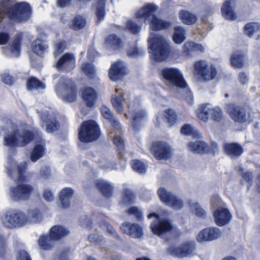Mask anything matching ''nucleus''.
<instances>
[{
	"label": "nucleus",
	"mask_w": 260,
	"mask_h": 260,
	"mask_svg": "<svg viewBox=\"0 0 260 260\" xmlns=\"http://www.w3.org/2000/svg\"><path fill=\"white\" fill-rule=\"evenodd\" d=\"M4 136V145L10 148L24 147L34 139V133L27 126L17 127L11 121L0 126V136Z\"/></svg>",
	"instance_id": "f257e3e1"
},
{
	"label": "nucleus",
	"mask_w": 260,
	"mask_h": 260,
	"mask_svg": "<svg viewBox=\"0 0 260 260\" xmlns=\"http://www.w3.org/2000/svg\"><path fill=\"white\" fill-rule=\"evenodd\" d=\"M28 4L22 2L15 5L10 0H0V22L5 18L16 22L27 20L30 17Z\"/></svg>",
	"instance_id": "f03ea898"
},
{
	"label": "nucleus",
	"mask_w": 260,
	"mask_h": 260,
	"mask_svg": "<svg viewBox=\"0 0 260 260\" xmlns=\"http://www.w3.org/2000/svg\"><path fill=\"white\" fill-rule=\"evenodd\" d=\"M157 10L156 6L148 4L136 12V17L137 18H144L145 21H148L150 27L153 30L158 31L167 28L170 26V23L154 14Z\"/></svg>",
	"instance_id": "7ed1b4c3"
},
{
	"label": "nucleus",
	"mask_w": 260,
	"mask_h": 260,
	"mask_svg": "<svg viewBox=\"0 0 260 260\" xmlns=\"http://www.w3.org/2000/svg\"><path fill=\"white\" fill-rule=\"evenodd\" d=\"M149 53L155 60L161 61L166 59L170 52V47L167 40L161 35L156 32H150L148 40Z\"/></svg>",
	"instance_id": "20e7f679"
},
{
	"label": "nucleus",
	"mask_w": 260,
	"mask_h": 260,
	"mask_svg": "<svg viewBox=\"0 0 260 260\" xmlns=\"http://www.w3.org/2000/svg\"><path fill=\"white\" fill-rule=\"evenodd\" d=\"M193 74L200 82L206 83L214 80L217 75L216 67L205 60L196 61L193 65Z\"/></svg>",
	"instance_id": "39448f33"
},
{
	"label": "nucleus",
	"mask_w": 260,
	"mask_h": 260,
	"mask_svg": "<svg viewBox=\"0 0 260 260\" xmlns=\"http://www.w3.org/2000/svg\"><path fill=\"white\" fill-rule=\"evenodd\" d=\"M101 112L104 118L110 121L115 131V134L112 132L109 133V137L113 139V142L117 146L119 153L124 150V144L123 139L119 136L121 129V125L119 121L114 117L111 110L106 105H103L101 107Z\"/></svg>",
	"instance_id": "423d86ee"
},
{
	"label": "nucleus",
	"mask_w": 260,
	"mask_h": 260,
	"mask_svg": "<svg viewBox=\"0 0 260 260\" xmlns=\"http://www.w3.org/2000/svg\"><path fill=\"white\" fill-rule=\"evenodd\" d=\"M196 114L201 124L206 123L210 118L218 121L222 118L221 109L209 103L200 105L196 111Z\"/></svg>",
	"instance_id": "0eeeda50"
},
{
	"label": "nucleus",
	"mask_w": 260,
	"mask_h": 260,
	"mask_svg": "<svg viewBox=\"0 0 260 260\" xmlns=\"http://www.w3.org/2000/svg\"><path fill=\"white\" fill-rule=\"evenodd\" d=\"M161 76L167 86L181 88L187 87L183 75L179 69L176 68H165L161 70Z\"/></svg>",
	"instance_id": "6e6552de"
},
{
	"label": "nucleus",
	"mask_w": 260,
	"mask_h": 260,
	"mask_svg": "<svg viewBox=\"0 0 260 260\" xmlns=\"http://www.w3.org/2000/svg\"><path fill=\"white\" fill-rule=\"evenodd\" d=\"M55 91L63 101L72 103L77 100V89L69 79L61 78L55 87Z\"/></svg>",
	"instance_id": "1a4fd4ad"
},
{
	"label": "nucleus",
	"mask_w": 260,
	"mask_h": 260,
	"mask_svg": "<svg viewBox=\"0 0 260 260\" xmlns=\"http://www.w3.org/2000/svg\"><path fill=\"white\" fill-rule=\"evenodd\" d=\"M127 108L128 113L132 115V127L136 131L139 129L141 123L147 118V113L145 109L141 108L140 101L138 99L128 103Z\"/></svg>",
	"instance_id": "9d476101"
},
{
	"label": "nucleus",
	"mask_w": 260,
	"mask_h": 260,
	"mask_svg": "<svg viewBox=\"0 0 260 260\" xmlns=\"http://www.w3.org/2000/svg\"><path fill=\"white\" fill-rule=\"evenodd\" d=\"M33 193L38 194V192L35 190L34 187L28 184H20L11 186L9 190V197L14 202L28 200Z\"/></svg>",
	"instance_id": "9b49d317"
},
{
	"label": "nucleus",
	"mask_w": 260,
	"mask_h": 260,
	"mask_svg": "<svg viewBox=\"0 0 260 260\" xmlns=\"http://www.w3.org/2000/svg\"><path fill=\"white\" fill-rule=\"evenodd\" d=\"M99 133V127L94 121H86L80 126L79 139L85 143L92 142L98 138Z\"/></svg>",
	"instance_id": "f8f14e48"
},
{
	"label": "nucleus",
	"mask_w": 260,
	"mask_h": 260,
	"mask_svg": "<svg viewBox=\"0 0 260 260\" xmlns=\"http://www.w3.org/2000/svg\"><path fill=\"white\" fill-rule=\"evenodd\" d=\"M27 164L25 161H22L17 164L16 161L12 158H9L6 166L8 175L13 179L19 181H24L26 177L25 175V170Z\"/></svg>",
	"instance_id": "ddd939ff"
},
{
	"label": "nucleus",
	"mask_w": 260,
	"mask_h": 260,
	"mask_svg": "<svg viewBox=\"0 0 260 260\" xmlns=\"http://www.w3.org/2000/svg\"><path fill=\"white\" fill-rule=\"evenodd\" d=\"M2 221L9 228L23 226L26 224L25 214L19 211H8L2 217Z\"/></svg>",
	"instance_id": "4468645a"
},
{
	"label": "nucleus",
	"mask_w": 260,
	"mask_h": 260,
	"mask_svg": "<svg viewBox=\"0 0 260 260\" xmlns=\"http://www.w3.org/2000/svg\"><path fill=\"white\" fill-rule=\"evenodd\" d=\"M152 217H155L156 219L151 224L150 229L155 235L161 237L173 229L172 225L168 219L160 218L155 213L148 215L149 219Z\"/></svg>",
	"instance_id": "2eb2a0df"
},
{
	"label": "nucleus",
	"mask_w": 260,
	"mask_h": 260,
	"mask_svg": "<svg viewBox=\"0 0 260 260\" xmlns=\"http://www.w3.org/2000/svg\"><path fill=\"white\" fill-rule=\"evenodd\" d=\"M157 193L161 201L173 209L180 210L183 207V201L174 194L168 191L165 188H159Z\"/></svg>",
	"instance_id": "dca6fc26"
},
{
	"label": "nucleus",
	"mask_w": 260,
	"mask_h": 260,
	"mask_svg": "<svg viewBox=\"0 0 260 260\" xmlns=\"http://www.w3.org/2000/svg\"><path fill=\"white\" fill-rule=\"evenodd\" d=\"M221 236V230L216 227H209L202 230L197 235L199 242L211 241L218 239Z\"/></svg>",
	"instance_id": "f3484780"
},
{
	"label": "nucleus",
	"mask_w": 260,
	"mask_h": 260,
	"mask_svg": "<svg viewBox=\"0 0 260 260\" xmlns=\"http://www.w3.org/2000/svg\"><path fill=\"white\" fill-rule=\"evenodd\" d=\"M128 73L125 63L121 61L116 62L111 65L109 72L110 79L114 81L121 80Z\"/></svg>",
	"instance_id": "a211bd4d"
},
{
	"label": "nucleus",
	"mask_w": 260,
	"mask_h": 260,
	"mask_svg": "<svg viewBox=\"0 0 260 260\" xmlns=\"http://www.w3.org/2000/svg\"><path fill=\"white\" fill-rule=\"evenodd\" d=\"M56 118V115L51 111H45L43 113L41 116L42 126L43 127L45 125L47 133H52L58 129L59 124Z\"/></svg>",
	"instance_id": "6ab92c4d"
},
{
	"label": "nucleus",
	"mask_w": 260,
	"mask_h": 260,
	"mask_svg": "<svg viewBox=\"0 0 260 260\" xmlns=\"http://www.w3.org/2000/svg\"><path fill=\"white\" fill-rule=\"evenodd\" d=\"M155 157L159 160L167 159L171 157L172 149L170 146L165 142H157L153 145Z\"/></svg>",
	"instance_id": "aec40b11"
},
{
	"label": "nucleus",
	"mask_w": 260,
	"mask_h": 260,
	"mask_svg": "<svg viewBox=\"0 0 260 260\" xmlns=\"http://www.w3.org/2000/svg\"><path fill=\"white\" fill-rule=\"evenodd\" d=\"M213 215L215 224L219 226L228 224L232 219V215L229 211L223 207H219L216 209Z\"/></svg>",
	"instance_id": "412c9836"
},
{
	"label": "nucleus",
	"mask_w": 260,
	"mask_h": 260,
	"mask_svg": "<svg viewBox=\"0 0 260 260\" xmlns=\"http://www.w3.org/2000/svg\"><path fill=\"white\" fill-rule=\"evenodd\" d=\"M194 249V243L187 242L177 247H171L169 249L171 254L179 257H184L189 256Z\"/></svg>",
	"instance_id": "4be33fe9"
},
{
	"label": "nucleus",
	"mask_w": 260,
	"mask_h": 260,
	"mask_svg": "<svg viewBox=\"0 0 260 260\" xmlns=\"http://www.w3.org/2000/svg\"><path fill=\"white\" fill-rule=\"evenodd\" d=\"M111 102L117 113L122 114L124 112L126 102L124 98V91L122 89L116 88L115 93L111 96Z\"/></svg>",
	"instance_id": "5701e85b"
},
{
	"label": "nucleus",
	"mask_w": 260,
	"mask_h": 260,
	"mask_svg": "<svg viewBox=\"0 0 260 260\" xmlns=\"http://www.w3.org/2000/svg\"><path fill=\"white\" fill-rule=\"evenodd\" d=\"M75 57L73 54L65 53L59 58L56 67L59 70L70 72L75 68Z\"/></svg>",
	"instance_id": "b1692460"
},
{
	"label": "nucleus",
	"mask_w": 260,
	"mask_h": 260,
	"mask_svg": "<svg viewBox=\"0 0 260 260\" xmlns=\"http://www.w3.org/2000/svg\"><path fill=\"white\" fill-rule=\"evenodd\" d=\"M121 229L123 233L132 238H140L143 235L142 228L136 223L125 222L121 225Z\"/></svg>",
	"instance_id": "393cba45"
},
{
	"label": "nucleus",
	"mask_w": 260,
	"mask_h": 260,
	"mask_svg": "<svg viewBox=\"0 0 260 260\" xmlns=\"http://www.w3.org/2000/svg\"><path fill=\"white\" fill-rule=\"evenodd\" d=\"M227 111L231 117L235 121L244 122L246 120V114L245 109L231 104L227 106Z\"/></svg>",
	"instance_id": "a878e982"
},
{
	"label": "nucleus",
	"mask_w": 260,
	"mask_h": 260,
	"mask_svg": "<svg viewBox=\"0 0 260 260\" xmlns=\"http://www.w3.org/2000/svg\"><path fill=\"white\" fill-rule=\"evenodd\" d=\"M82 98L87 107L92 108L98 100L97 93L93 88L86 87L82 90Z\"/></svg>",
	"instance_id": "bb28decb"
},
{
	"label": "nucleus",
	"mask_w": 260,
	"mask_h": 260,
	"mask_svg": "<svg viewBox=\"0 0 260 260\" xmlns=\"http://www.w3.org/2000/svg\"><path fill=\"white\" fill-rule=\"evenodd\" d=\"M235 2L234 0H227L221 9L222 16L226 19L233 20L236 18Z\"/></svg>",
	"instance_id": "cd10ccee"
},
{
	"label": "nucleus",
	"mask_w": 260,
	"mask_h": 260,
	"mask_svg": "<svg viewBox=\"0 0 260 260\" xmlns=\"http://www.w3.org/2000/svg\"><path fill=\"white\" fill-rule=\"evenodd\" d=\"M95 183L104 196L110 198L112 196L114 187L111 182L99 179L95 181Z\"/></svg>",
	"instance_id": "c85d7f7f"
},
{
	"label": "nucleus",
	"mask_w": 260,
	"mask_h": 260,
	"mask_svg": "<svg viewBox=\"0 0 260 260\" xmlns=\"http://www.w3.org/2000/svg\"><path fill=\"white\" fill-rule=\"evenodd\" d=\"M74 193V190L71 187H65L60 191L59 198L63 208L66 209L70 206Z\"/></svg>",
	"instance_id": "c756f323"
},
{
	"label": "nucleus",
	"mask_w": 260,
	"mask_h": 260,
	"mask_svg": "<svg viewBox=\"0 0 260 260\" xmlns=\"http://www.w3.org/2000/svg\"><path fill=\"white\" fill-rule=\"evenodd\" d=\"M187 148L189 151L195 153H204L209 150L208 145L204 142L200 141L188 142Z\"/></svg>",
	"instance_id": "7c9ffc66"
},
{
	"label": "nucleus",
	"mask_w": 260,
	"mask_h": 260,
	"mask_svg": "<svg viewBox=\"0 0 260 260\" xmlns=\"http://www.w3.org/2000/svg\"><path fill=\"white\" fill-rule=\"evenodd\" d=\"M48 46L46 43L40 39L35 40L31 45L32 50L40 56H43L48 52Z\"/></svg>",
	"instance_id": "2f4dec72"
},
{
	"label": "nucleus",
	"mask_w": 260,
	"mask_h": 260,
	"mask_svg": "<svg viewBox=\"0 0 260 260\" xmlns=\"http://www.w3.org/2000/svg\"><path fill=\"white\" fill-rule=\"evenodd\" d=\"M53 240L50 235H42L38 241V246L41 249L50 250L54 246Z\"/></svg>",
	"instance_id": "473e14b6"
},
{
	"label": "nucleus",
	"mask_w": 260,
	"mask_h": 260,
	"mask_svg": "<svg viewBox=\"0 0 260 260\" xmlns=\"http://www.w3.org/2000/svg\"><path fill=\"white\" fill-rule=\"evenodd\" d=\"M105 44L107 47L113 50H119L123 47V43L120 39L114 34L107 38Z\"/></svg>",
	"instance_id": "72a5a7b5"
},
{
	"label": "nucleus",
	"mask_w": 260,
	"mask_h": 260,
	"mask_svg": "<svg viewBox=\"0 0 260 260\" xmlns=\"http://www.w3.org/2000/svg\"><path fill=\"white\" fill-rule=\"evenodd\" d=\"M69 233L66 228L56 225L51 228L50 230V235L53 240H58L67 235Z\"/></svg>",
	"instance_id": "f704fd0d"
},
{
	"label": "nucleus",
	"mask_w": 260,
	"mask_h": 260,
	"mask_svg": "<svg viewBox=\"0 0 260 260\" xmlns=\"http://www.w3.org/2000/svg\"><path fill=\"white\" fill-rule=\"evenodd\" d=\"M225 152L232 157H238L243 152L242 148L237 144L228 143L224 145Z\"/></svg>",
	"instance_id": "c9c22d12"
},
{
	"label": "nucleus",
	"mask_w": 260,
	"mask_h": 260,
	"mask_svg": "<svg viewBox=\"0 0 260 260\" xmlns=\"http://www.w3.org/2000/svg\"><path fill=\"white\" fill-rule=\"evenodd\" d=\"M25 218L26 224L28 222L38 223L42 220V216L38 209H35L28 211L27 214H25Z\"/></svg>",
	"instance_id": "e433bc0d"
},
{
	"label": "nucleus",
	"mask_w": 260,
	"mask_h": 260,
	"mask_svg": "<svg viewBox=\"0 0 260 260\" xmlns=\"http://www.w3.org/2000/svg\"><path fill=\"white\" fill-rule=\"evenodd\" d=\"M260 31V23L256 22H251L246 23L244 28V34L249 38L252 37L254 34Z\"/></svg>",
	"instance_id": "4c0bfd02"
},
{
	"label": "nucleus",
	"mask_w": 260,
	"mask_h": 260,
	"mask_svg": "<svg viewBox=\"0 0 260 260\" xmlns=\"http://www.w3.org/2000/svg\"><path fill=\"white\" fill-rule=\"evenodd\" d=\"M244 54L241 51L234 52L231 56V62L235 68H241L243 66Z\"/></svg>",
	"instance_id": "58836bf2"
},
{
	"label": "nucleus",
	"mask_w": 260,
	"mask_h": 260,
	"mask_svg": "<svg viewBox=\"0 0 260 260\" xmlns=\"http://www.w3.org/2000/svg\"><path fill=\"white\" fill-rule=\"evenodd\" d=\"M135 194L132 191L127 188H124L122 192V199L120 201V205L123 206H126L134 202Z\"/></svg>",
	"instance_id": "ea45409f"
},
{
	"label": "nucleus",
	"mask_w": 260,
	"mask_h": 260,
	"mask_svg": "<svg viewBox=\"0 0 260 260\" xmlns=\"http://www.w3.org/2000/svg\"><path fill=\"white\" fill-rule=\"evenodd\" d=\"M189 209L193 214L198 217L205 218L207 215L206 211L197 202H191L189 203Z\"/></svg>",
	"instance_id": "a19ab883"
},
{
	"label": "nucleus",
	"mask_w": 260,
	"mask_h": 260,
	"mask_svg": "<svg viewBox=\"0 0 260 260\" xmlns=\"http://www.w3.org/2000/svg\"><path fill=\"white\" fill-rule=\"evenodd\" d=\"M180 18L183 23L187 25L193 24L198 20L196 15L184 10L180 11Z\"/></svg>",
	"instance_id": "79ce46f5"
},
{
	"label": "nucleus",
	"mask_w": 260,
	"mask_h": 260,
	"mask_svg": "<svg viewBox=\"0 0 260 260\" xmlns=\"http://www.w3.org/2000/svg\"><path fill=\"white\" fill-rule=\"evenodd\" d=\"M107 0H99L94 5V8L98 19L103 20L105 16V7Z\"/></svg>",
	"instance_id": "37998d69"
},
{
	"label": "nucleus",
	"mask_w": 260,
	"mask_h": 260,
	"mask_svg": "<svg viewBox=\"0 0 260 260\" xmlns=\"http://www.w3.org/2000/svg\"><path fill=\"white\" fill-rule=\"evenodd\" d=\"M185 39V30L182 27H175L173 40L175 44H180Z\"/></svg>",
	"instance_id": "c03bdc74"
},
{
	"label": "nucleus",
	"mask_w": 260,
	"mask_h": 260,
	"mask_svg": "<svg viewBox=\"0 0 260 260\" xmlns=\"http://www.w3.org/2000/svg\"><path fill=\"white\" fill-rule=\"evenodd\" d=\"M162 113L165 119L166 126L167 127H171L177 118L175 112L173 110H166Z\"/></svg>",
	"instance_id": "a18cd8bd"
},
{
	"label": "nucleus",
	"mask_w": 260,
	"mask_h": 260,
	"mask_svg": "<svg viewBox=\"0 0 260 260\" xmlns=\"http://www.w3.org/2000/svg\"><path fill=\"white\" fill-rule=\"evenodd\" d=\"M28 90H39L45 88V85L35 77H30L28 79L26 84Z\"/></svg>",
	"instance_id": "49530a36"
},
{
	"label": "nucleus",
	"mask_w": 260,
	"mask_h": 260,
	"mask_svg": "<svg viewBox=\"0 0 260 260\" xmlns=\"http://www.w3.org/2000/svg\"><path fill=\"white\" fill-rule=\"evenodd\" d=\"M45 153V148L43 144H38L35 146L30 155L31 160L35 162L40 158Z\"/></svg>",
	"instance_id": "de8ad7c7"
},
{
	"label": "nucleus",
	"mask_w": 260,
	"mask_h": 260,
	"mask_svg": "<svg viewBox=\"0 0 260 260\" xmlns=\"http://www.w3.org/2000/svg\"><path fill=\"white\" fill-rule=\"evenodd\" d=\"M6 53L12 57H17L20 55V40L18 39L15 41Z\"/></svg>",
	"instance_id": "09e8293b"
},
{
	"label": "nucleus",
	"mask_w": 260,
	"mask_h": 260,
	"mask_svg": "<svg viewBox=\"0 0 260 260\" xmlns=\"http://www.w3.org/2000/svg\"><path fill=\"white\" fill-rule=\"evenodd\" d=\"M86 24L85 18L78 16L75 17L70 23V26L74 30L80 29L83 28Z\"/></svg>",
	"instance_id": "8fccbe9b"
},
{
	"label": "nucleus",
	"mask_w": 260,
	"mask_h": 260,
	"mask_svg": "<svg viewBox=\"0 0 260 260\" xmlns=\"http://www.w3.org/2000/svg\"><path fill=\"white\" fill-rule=\"evenodd\" d=\"M81 70L89 78H93L95 76L96 69L90 63L86 62L83 63L82 66Z\"/></svg>",
	"instance_id": "3c124183"
},
{
	"label": "nucleus",
	"mask_w": 260,
	"mask_h": 260,
	"mask_svg": "<svg viewBox=\"0 0 260 260\" xmlns=\"http://www.w3.org/2000/svg\"><path fill=\"white\" fill-rule=\"evenodd\" d=\"M131 166L133 170L139 174H144L146 172V165L141 161L133 160L131 162Z\"/></svg>",
	"instance_id": "603ef678"
},
{
	"label": "nucleus",
	"mask_w": 260,
	"mask_h": 260,
	"mask_svg": "<svg viewBox=\"0 0 260 260\" xmlns=\"http://www.w3.org/2000/svg\"><path fill=\"white\" fill-rule=\"evenodd\" d=\"M181 133L184 135H193V137H200L201 135L195 131L191 125L185 124L181 128Z\"/></svg>",
	"instance_id": "864d4df0"
},
{
	"label": "nucleus",
	"mask_w": 260,
	"mask_h": 260,
	"mask_svg": "<svg viewBox=\"0 0 260 260\" xmlns=\"http://www.w3.org/2000/svg\"><path fill=\"white\" fill-rule=\"evenodd\" d=\"M125 26L126 29L133 34L139 33L141 29V26L132 20H128Z\"/></svg>",
	"instance_id": "5fc2aeb1"
},
{
	"label": "nucleus",
	"mask_w": 260,
	"mask_h": 260,
	"mask_svg": "<svg viewBox=\"0 0 260 260\" xmlns=\"http://www.w3.org/2000/svg\"><path fill=\"white\" fill-rule=\"evenodd\" d=\"M194 42L192 41L186 42L183 47L184 53L187 56L192 55L194 53Z\"/></svg>",
	"instance_id": "6e6d98bb"
},
{
	"label": "nucleus",
	"mask_w": 260,
	"mask_h": 260,
	"mask_svg": "<svg viewBox=\"0 0 260 260\" xmlns=\"http://www.w3.org/2000/svg\"><path fill=\"white\" fill-rule=\"evenodd\" d=\"M127 213L129 215H134L138 220L143 218V214L141 210L137 207H132L127 210Z\"/></svg>",
	"instance_id": "4d7b16f0"
},
{
	"label": "nucleus",
	"mask_w": 260,
	"mask_h": 260,
	"mask_svg": "<svg viewBox=\"0 0 260 260\" xmlns=\"http://www.w3.org/2000/svg\"><path fill=\"white\" fill-rule=\"evenodd\" d=\"M102 228L112 236L114 237H117L118 236L117 233L114 229L108 222H104L102 225Z\"/></svg>",
	"instance_id": "13d9d810"
},
{
	"label": "nucleus",
	"mask_w": 260,
	"mask_h": 260,
	"mask_svg": "<svg viewBox=\"0 0 260 260\" xmlns=\"http://www.w3.org/2000/svg\"><path fill=\"white\" fill-rule=\"evenodd\" d=\"M144 51L143 50L138 49V48H134L127 51V54L129 57H137L140 55L144 54Z\"/></svg>",
	"instance_id": "bf43d9fd"
},
{
	"label": "nucleus",
	"mask_w": 260,
	"mask_h": 260,
	"mask_svg": "<svg viewBox=\"0 0 260 260\" xmlns=\"http://www.w3.org/2000/svg\"><path fill=\"white\" fill-rule=\"evenodd\" d=\"M2 81L8 85H12L15 80L14 78L9 75L8 73H4L2 75Z\"/></svg>",
	"instance_id": "052dcab7"
},
{
	"label": "nucleus",
	"mask_w": 260,
	"mask_h": 260,
	"mask_svg": "<svg viewBox=\"0 0 260 260\" xmlns=\"http://www.w3.org/2000/svg\"><path fill=\"white\" fill-rule=\"evenodd\" d=\"M66 42L64 41H60L55 45V51L54 55L55 57L58 56L59 54L62 53L66 48Z\"/></svg>",
	"instance_id": "680f3d73"
},
{
	"label": "nucleus",
	"mask_w": 260,
	"mask_h": 260,
	"mask_svg": "<svg viewBox=\"0 0 260 260\" xmlns=\"http://www.w3.org/2000/svg\"><path fill=\"white\" fill-rule=\"evenodd\" d=\"M43 199L47 202H52L54 199L53 193L49 189H44L43 194Z\"/></svg>",
	"instance_id": "e2e57ef3"
},
{
	"label": "nucleus",
	"mask_w": 260,
	"mask_h": 260,
	"mask_svg": "<svg viewBox=\"0 0 260 260\" xmlns=\"http://www.w3.org/2000/svg\"><path fill=\"white\" fill-rule=\"evenodd\" d=\"M164 124H166V121L163 113L159 112L156 115L155 124L157 127H161L163 126Z\"/></svg>",
	"instance_id": "0e129e2a"
},
{
	"label": "nucleus",
	"mask_w": 260,
	"mask_h": 260,
	"mask_svg": "<svg viewBox=\"0 0 260 260\" xmlns=\"http://www.w3.org/2000/svg\"><path fill=\"white\" fill-rule=\"evenodd\" d=\"M89 240L92 243H95L98 244H102L103 241L102 236L96 234H91L88 237Z\"/></svg>",
	"instance_id": "69168bd1"
},
{
	"label": "nucleus",
	"mask_w": 260,
	"mask_h": 260,
	"mask_svg": "<svg viewBox=\"0 0 260 260\" xmlns=\"http://www.w3.org/2000/svg\"><path fill=\"white\" fill-rule=\"evenodd\" d=\"M205 51V47L203 45L194 43V53H203Z\"/></svg>",
	"instance_id": "338daca9"
},
{
	"label": "nucleus",
	"mask_w": 260,
	"mask_h": 260,
	"mask_svg": "<svg viewBox=\"0 0 260 260\" xmlns=\"http://www.w3.org/2000/svg\"><path fill=\"white\" fill-rule=\"evenodd\" d=\"M17 260H31L28 254L24 250L21 251L19 253Z\"/></svg>",
	"instance_id": "774afa93"
}]
</instances>
